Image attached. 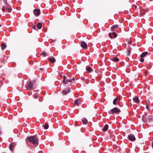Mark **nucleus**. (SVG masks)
Wrapping results in <instances>:
<instances>
[{"label": "nucleus", "instance_id": "nucleus-1", "mask_svg": "<svg viewBox=\"0 0 153 153\" xmlns=\"http://www.w3.org/2000/svg\"><path fill=\"white\" fill-rule=\"evenodd\" d=\"M27 140L30 143L34 145H36L38 142L37 137L35 136L30 137H28Z\"/></svg>", "mask_w": 153, "mask_h": 153}, {"label": "nucleus", "instance_id": "nucleus-2", "mask_svg": "<svg viewBox=\"0 0 153 153\" xmlns=\"http://www.w3.org/2000/svg\"><path fill=\"white\" fill-rule=\"evenodd\" d=\"M143 119L144 121L150 122L153 120V117L152 116H148L147 114H145V115L143 116Z\"/></svg>", "mask_w": 153, "mask_h": 153}, {"label": "nucleus", "instance_id": "nucleus-3", "mask_svg": "<svg viewBox=\"0 0 153 153\" xmlns=\"http://www.w3.org/2000/svg\"><path fill=\"white\" fill-rule=\"evenodd\" d=\"M63 82L65 84H68L72 82V80L69 79L67 76H64L63 77Z\"/></svg>", "mask_w": 153, "mask_h": 153}, {"label": "nucleus", "instance_id": "nucleus-4", "mask_svg": "<svg viewBox=\"0 0 153 153\" xmlns=\"http://www.w3.org/2000/svg\"><path fill=\"white\" fill-rule=\"evenodd\" d=\"M112 113H116V114H118L120 112V109L117 108H114L111 110Z\"/></svg>", "mask_w": 153, "mask_h": 153}, {"label": "nucleus", "instance_id": "nucleus-5", "mask_svg": "<svg viewBox=\"0 0 153 153\" xmlns=\"http://www.w3.org/2000/svg\"><path fill=\"white\" fill-rule=\"evenodd\" d=\"M81 46L84 49H87V45L86 43L83 41H82L81 42Z\"/></svg>", "mask_w": 153, "mask_h": 153}, {"label": "nucleus", "instance_id": "nucleus-6", "mask_svg": "<svg viewBox=\"0 0 153 153\" xmlns=\"http://www.w3.org/2000/svg\"><path fill=\"white\" fill-rule=\"evenodd\" d=\"M128 138V140L131 141H133L135 140V138L133 134L129 135Z\"/></svg>", "mask_w": 153, "mask_h": 153}, {"label": "nucleus", "instance_id": "nucleus-7", "mask_svg": "<svg viewBox=\"0 0 153 153\" xmlns=\"http://www.w3.org/2000/svg\"><path fill=\"white\" fill-rule=\"evenodd\" d=\"M34 14L36 16H39L40 13V10L39 9H35L33 12Z\"/></svg>", "mask_w": 153, "mask_h": 153}, {"label": "nucleus", "instance_id": "nucleus-8", "mask_svg": "<svg viewBox=\"0 0 153 153\" xmlns=\"http://www.w3.org/2000/svg\"><path fill=\"white\" fill-rule=\"evenodd\" d=\"M33 84L31 82H29L27 84V89H31L33 87Z\"/></svg>", "mask_w": 153, "mask_h": 153}, {"label": "nucleus", "instance_id": "nucleus-9", "mask_svg": "<svg viewBox=\"0 0 153 153\" xmlns=\"http://www.w3.org/2000/svg\"><path fill=\"white\" fill-rule=\"evenodd\" d=\"M70 91V88H68L66 89L63 91L62 93L64 95H66Z\"/></svg>", "mask_w": 153, "mask_h": 153}, {"label": "nucleus", "instance_id": "nucleus-10", "mask_svg": "<svg viewBox=\"0 0 153 153\" xmlns=\"http://www.w3.org/2000/svg\"><path fill=\"white\" fill-rule=\"evenodd\" d=\"M133 101L136 103H138L139 102V100L138 98L137 97H135L133 99Z\"/></svg>", "mask_w": 153, "mask_h": 153}, {"label": "nucleus", "instance_id": "nucleus-11", "mask_svg": "<svg viewBox=\"0 0 153 153\" xmlns=\"http://www.w3.org/2000/svg\"><path fill=\"white\" fill-rule=\"evenodd\" d=\"M119 100L118 98H115L113 100V104L114 105H116L119 103Z\"/></svg>", "mask_w": 153, "mask_h": 153}, {"label": "nucleus", "instance_id": "nucleus-12", "mask_svg": "<svg viewBox=\"0 0 153 153\" xmlns=\"http://www.w3.org/2000/svg\"><path fill=\"white\" fill-rule=\"evenodd\" d=\"M16 144L15 143H13L10 145V150L12 151L13 150V148L15 147Z\"/></svg>", "mask_w": 153, "mask_h": 153}, {"label": "nucleus", "instance_id": "nucleus-13", "mask_svg": "<svg viewBox=\"0 0 153 153\" xmlns=\"http://www.w3.org/2000/svg\"><path fill=\"white\" fill-rule=\"evenodd\" d=\"M118 27V25H113L111 27V31H115V29L117 28Z\"/></svg>", "mask_w": 153, "mask_h": 153}, {"label": "nucleus", "instance_id": "nucleus-14", "mask_svg": "<svg viewBox=\"0 0 153 153\" xmlns=\"http://www.w3.org/2000/svg\"><path fill=\"white\" fill-rule=\"evenodd\" d=\"M7 47V45L5 43H3L1 45V48L2 50H4Z\"/></svg>", "mask_w": 153, "mask_h": 153}, {"label": "nucleus", "instance_id": "nucleus-15", "mask_svg": "<svg viewBox=\"0 0 153 153\" xmlns=\"http://www.w3.org/2000/svg\"><path fill=\"white\" fill-rule=\"evenodd\" d=\"M49 60L52 62H55V59L54 57H49L48 59Z\"/></svg>", "mask_w": 153, "mask_h": 153}, {"label": "nucleus", "instance_id": "nucleus-16", "mask_svg": "<svg viewBox=\"0 0 153 153\" xmlns=\"http://www.w3.org/2000/svg\"><path fill=\"white\" fill-rule=\"evenodd\" d=\"M74 103L77 105H79L81 104L80 101L78 99L74 101Z\"/></svg>", "mask_w": 153, "mask_h": 153}, {"label": "nucleus", "instance_id": "nucleus-17", "mask_svg": "<svg viewBox=\"0 0 153 153\" xmlns=\"http://www.w3.org/2000/svg\"><path fill=\"white\" fill-rule=\"evenodd\" d=\"M82 122L83 124H86L87 123V120L85 118H84L82 120Z\"/></svg>", "mask_w": 153, "mask_h": 153}, {"label": "nucleus", "instance_id": "nucleus-18", "mask_svg": "<svg viewBox=\"0 0 153 153\" xmlns=\"http://www.w3.org/2000/svg\"><path fill=\"white\" fill-rule=\"evenodd\" d=\"M111 60L115 62H118L119 61V59L117 57H115L114 58H112Z\"/></svg>", "mask_w": 153, "mask_h": 153}, {"label": "nucleus", "instance_id": "nucleus-19", "mask_svg": "<svg viewBox=\"0 0 153 153\" xmlns=\"http://www.w3.org/2000/svg\"><path fill=\"white\" fill-rule=\"evenodd\" d=\"M108 128V126L107 125H105L103 128V131H106Z\"/></svg>", "mask_w": 153, "mask_h": 153}, {"label": "nucleus", "instance_id": "nucleus-20", "mask_svg": "<svg viewBox=\"0 0 153 153\" xmlns=\"http://www.w3.org/2000/svg\"><path fill=\"white\" fill-rule=\"evenodd\" d=\"M42 27V24L41 23H39L37 25V27L38 29H40Z\"/></svg>", "mask_w": 153, "mask_h": 153}, {"label": "nucleus", "instance_id": "nucleus-21", "mask_svg": "<svg viewBox=\"0 0 153 153\" xmlns=\"http://www.w3.org/2000/svg\"><path fill=\"white\" fill-rule=\"evenodd\" d=\"M148 53L147 52H144L142 53L141 55V57L142 58L144 57L146 55H147Z\"/></svg>", "mask_w": 153, "mask_h": 153}, {"label": "nucleus", "instance_id": "nucleus-22", "mask_svg": "<svg viewBox=\"0 0 153 153\" xmlns=\"http://www.w3.org/2000/svg\"><path fill=\"white\" fill-rule=\"evenodd\" d=\"M87 71L89 73H90L93 71V70L90 67H88L86 68Z\"/></svg>", "mask_w": 153, "mask_h": 153}, {"label": "nucleus", "instance_id": "nucleus-23", "mask_svg": "<svg viewBox=\"0 0 153 153\" xmlns=\"http://www.w3.org/2000/svg\"><path fill=\"white\" fill-rule=\"evenodd\" d=\"M42 126H43L44 128L46 129H48L49 127L47 123H45L44 125H43Z\"/></svg>", "mask_w": 153, "mask_h": 153}, {"label": "nucleus", "instance_id": "nucleus-24", "mask_svg": "<svg viewBox=\"0 0 153 153\" xmlns=\"http://www.w3.org/2000/svg\"><path fill=\"white\" fill-rule=\"evenodd\" d=\"M112 35H113V36L115 37H116L117 36V35L116 34V33L115 32H113L112 33Z\"/></svg>", "mask_w": 153, "mask_h": 153}, {"label": "nucleus", "instance_id": "nucleus-25", "mask_svg": "<svg viewBox=\"0 0 153 153\" xmlns=\"http://www.w3.org/2000/svg\"><path fill=\"white\" fill-rule=\"evenodd\" d=\"M42 55L43 56H45L46 55V53L45 52H43L42 53Z\"/></svg>", "mask_w": 153, "mask_h": 153}, {"label": "nucleus", "instance_id": "nucleus-26", "mask_svg": "<svg viewBox=\"0 0 153 153\" xmlns=\"http://www.w3.org/2000/svg\"><path fill=\"white\" fill-rule=\"evenodd\" d=\"M127 52H128V55H129L130 54V49H128L127 50Z\"/></svg>", "mask_w": 153, "mask_h": 153}, {"label": "nucleus", "instance_id": "nucleus-27", "mask_svg": "<svg viewBox=\"0 0 153 153\" xmlns=\"http://www.w3.org/2000/svg\"><path fill=\"white\" fill-rule=\"evenodd\" d=\"M149 105H147L146 106V108H147V109H148V110H149Z\"/></svg>", "mask_w": 153, "mask_h": 153}, {"label": "nucleus", "instance_id": "nucleus-28", "mask_svg": "<svg viewBox=\"0 0 153 153\" xmlns=\"http://www.w3.org/2000/svg\"><path fill=\"white\" fill-rule=\"evenodd\" d=\"M108 36L110 38H112V34L111 33H109L108 34Z\"/></svg>", "mask_w": 153, "mask_h": 153}, {"label": "nucleus", "instance_id": "nucleus-29", "mask_svg": "<svg viewBox=\"0 0 153 153\" xmlns=\"http://www.w3.org/2000/svg\"><path fill=\"white\" fill-rule=\"evenodd\" d=\"M6 10L7 12H8V13L10 12V8H6Z\"/></svg>", "mask_w": 153, "mask_h": 153}, {"label": "nucleus", "instance_id": "nucleus-30", "mask_svg": "<svg viewBox=\"0 0 153 153\" xmlns=\"http://www.w3.org/2000/svg\"><path fill=\"white\" fill-rule=\"evenodd\" d=\"M38 96L37 95L34 96V97L35 99H37L38 97Z\"/></svg>", "mask_w": 153, "mask_h": 153}, {"label": "nucleus", "instance_id": "nucleus-31", "mask_svg": "<svg viewBox=\"0 0 153 153\" xmlns=\"http://www.w3.org/2000/svg\"><path fill=\"white\" fill-rule=\"evenodd\" d=\"M140 60L141 62H143L144 61V59L143 58H141Z\"/></svg>", "mask_w": 153, "mask_h": 153}, {"label": "nucleus", "instance_id": "nucleus-32", "mask_svg": "<svg viewBox=\"0 0 153 153\" xmlns=\"http://www.w3.org/2000/svg\"><path fill=\"white\" fill-rule=\"evenodd\" d=\"M71 80H72V82L73 81H74L75 80V79L74 78H73L72 79H71Z\"/></svg>", "mask_w": 153, "mask_h": 153}, {"label": "nucleus", "instance_id": "nucleus-33", "mask_svg": "<svg viewBox=\"0 0 153 153\" xmlns=\"http://www.w3.org/2000/svg\"><path fill=\"white\" fill-rule=\"evenodd\" d=\"M2 10L3 11H4V10H5V7H3Z\"/></svg>", "mask_w": 153, "mask_h": 153}, {"label": "nucleus", "instance_id": "nucleus-34", "mask_svg": "<svg viewBox=\"0 0 153 153\" xmlns=\"http://www.w3.org/2000/svg\"><path fill=\"white\" fill-rule=\"evenodd\" d=\"M35 27H35V26H34L33 27V28L35 29Z\"/></svg>", "mask_w": 153, "mask_h": 153}, {"label": "nucleus", "instance_id": "nucleus-35", "mask_svg": "<svg viewBox=\"0 0 153 153\" xmlns=\"http://www.w3.org/2000/svg\"><path fill=\"white\" fill-rule=\"evenodd\" d=\"M11 10H12V9H11V8L10 7V12L11 11Z\"/></svg>", "mask_w": 153, "mask_h": 153}, {"label": "nucleus", "instance_id": "nucleus-36", "mask_svg": "<svg viewBox=\"0 0 153 153\" xmlns=\"http://www.w3.org/2000/svg\"><path fill=\"white\" fill-rule=\"evenodd\" d=\"M152 148L153 149V142L152 144Z\"/></svg>", "mask_w": 153, "mask_h": 153}, {"label": "nucleus", "instance_id": "nucleus-37", "mask_svg": "<svg viewBox=\"0 0 153 153\" xmlns=\"http://www.w3.org/2000/svg\"><path fill=\"white\" fill-rule=\"evenodd\" d=\"M6 3L7 4V0H6Z\"/></svg>", "mask_w": 153, "mask_h": 153}, {"label": "nucleus", "instance_id": "nucleus-38", "mask_svg": "<svg viewBox=\"0 0 153 153\" xmlns=\"http://www.w3.org/2000/svg\"><path fill=\"white\" fill-rule=\"evenodd\" d=\"M9 147L10 148V145L9 146Z\"/></svg>", "mask_w": 153, "mask_h": 153}, {"label": "nucleus", "instance_id": "nucleus-39", "mask_svg": "<svg viewBox=\"0 0 153 153\" xmlns=\"http://www.w3.org/2000/svg\"><path fill=\"white\" fill-rule=\"evenodd\" d=\"M40 70H42V68H40Z\"/></svg>", "mask_w": 153, "mask_h": 153}, {"label": "nucleus", "instance_id": "nucleus-40", "mask_svg": "<svg viewBox=\"0 0 153 153\" xmlns=\"http://www.w3.org/2000/svg\"><path fill=\"white\" fill-rule=\"evenodd\" d=\"M1 134V131H0V135Z\"/></svg>", "mask_w": 153, "mask_h": 153}, {"label": "nucleus", "instance_id": "nucleus-41", "mask_svg": "<svg viewBox=\"0 0 153 153\" xmlns=\"http://www.w3.org/2000/svg\"><path fill=\"white\" fill-rule=\"evenodd\" d=\"M135 7H136V6H135Z\"/></svg>", "mask_w": 153, "mask_h": 153}, {"label": "nucleus", "instance_id": "nucleus-42", "mask_svg": "<svg viewBox=\"0 0 153 153\" xmlns=\"http://www.w3.org/2000/svg\"><path fill=\"white\" fill-rule=\"evenodd\" d=\"M1 25H0V27H1Z\"/></svg>", "mask_w": 153, "mask_h": 153}]
</instances>
